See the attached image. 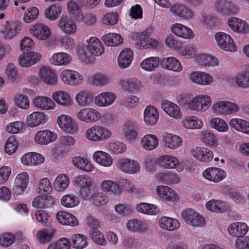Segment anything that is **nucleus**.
Instances as JSON below:
<instances>
[{"mask_svg": "<svg viewBox=\"0 0 249 249\" xmlns=\"http://www.w3.org/2000/svg\"><path fill=\"white\" fill-rule=\"evenodd\" d=\"M229 82L238 88H249V66L245 71L239 72L234 77L230 78Z\"/></svg>", "mask_w": 249, "mask_h": 249, "instance_id": "9", "label": "nucleus"}, {"mask_svg": "<svg viewBox=\"0 0 249 249\" xmlns=\"http://www.w3.org/2000/svg\"><path fill=\"white\" fill-rule=\"evenodd\" d=\"M190 78L194 83L201 85H210L213 82L210 74L203 72H193L190 75Z\"/></svg>", "mask_w": 249, "mask_h": 249, "instance_id": "23", "label": "nucleus"}, {"mask_svg": "<svg viewBox=\"0 0 249 249\" xmlns=\"http://www.w3.org/2000/svg\"><path fill=\"white\" fill-rule=\"evenodd\" d=\"M69 179L65 174H61L56 177L53 182L54 189L58 192L64 191L69 186Z\"/></svg>", "mask_w": 249, "mask_h": 249, "instance_id": "55", "label": "nucleus"}, {"mask_svg": "<svg viewBox=\"0 0 249 249\" xmlns=\"http://www.w3.org/2000/svg\"><path fill=\"white\" fill-rule=\"evenodd\" d=\"M94 160L104 167H109L113 163V160L109 154L102 151H97L93 155Z\"/></svg>", "mask_w": 249, "mask_h": 249, "instance_id": "29", "label": "nucleus"}, {"mask_svg": "<svg viewBox=\"0 0 249 249\" xmlns=\"http://www.w3.org/2000/svg\"><path fill=\"white\" fill-rule=\"evenodd\" d=\"M172 32L177 36L185 38L191 39L194 37L192 30L183 24L175 23L171 26Z\"/></svg>", "mask_w": 249, "mask_h": 249, "instance_id": "17", "label": "nucleus"}, {"mask_svg": "<svg viewBox=\"0 0 249 249\" xmlns=\"http://www.w3.org/2000/svg\"><path fill=\"white\" fill-rule=\"evenodd\" d=\"M119 85L125 90L133 92L140 89L142 87L140 81L136 79H122Z\"/></svg>", "mask_w": 249, "mask_h": 249, "instance_id": "40", "label": "nucleus"}, {"mask_svg": "<svg viewBox=\"0 0 249 249\" xmlns=\"http://www.w3.org/2000/svg\"><path fill=\"white\" fill-rule=\"evenodd\" d=\"M77 104L81 107L89 106L93 101L92 94L88 91H81L75 96Z\"/></svg>", "mask_w": 249, "mask_h": 249, "instance_id": "45", "label": "nucleus"}, {"mask_svg": "<svg viewBox=\"0 0 249 249\" xmlns=\"http://www.w3.org/2000/svg\"><path fill=\"white\" fill-rule=\"evenodd\" d=\"M71 55L64 52L54 53L50 59L52 64L57 66L67 65L71 63Z\"/></svg>", "mask_w": 249, "mask_h": 249, "instance_id": "36", "label": "nucleus"}, {"mask_svg": "<svg viewBox=\"0 0 249 249\" xmlns=\"http://www.w3.org/2000/svg\"><path fill=\"white\" fill-rule=\"evenodd\" d=\"M156 179L166 184H178L180 181V178L176 174L171 172L160 173L157 175Z\"/></svg>", "mask_w": 249, "mask_h": 249, "instance_id": "35", "label": "nucleus"}, {"mask_svg": "<svg viewBox=\"0 0 249 249\" xmlns=\"http://www.w3.org/2000/svg\"><path fill=\"white\" fill-rule=\"evenodd\" d=\"M41 54L35 52H23L18 58V64L22 67H29L39 61Z\"/></svg>", "mask_w": 249, "mask_h": 249, "instance_id": "8", "label": "nucleus"}, {"mask_svg": "<svg viewBox=\"0 0 249 249\" xmlns=\"http://www.w3.org/2000/svg\"><path fill=\"white\" fill-rule=\"evenodd\" d=\"M47 121V117L43 112H34L28 115L26 119L27 124L34 127L45 124Z\"/></svg>", "mask_w": 249, "mask_h": 249, "instance_id": "25", "label": "nucleus"}, {"mask_svg": "<svg viewBox=\"0 0 249 249\" xmlns=\"http://www.w3.org/2000/svg\"><path fill=\"white\" fill-rule=\"evenodd\" d=\"M90 201L96 206H100L106 204L108 202V199L103 193L97 192L91 195Z\"/></svg>", "mask_w": 249, "mask_h": 249, "instance_id": "59", "label": "nucleus"}, {"mask_svg": "<svg viewBox=\"0 0 249 249\" xmlns=\"http://www.w3.org/2000/svg\"><path fill=\"white\" fill-rule=\"evenodd\" d=\"M57 138V135L49 130L38 131L35 137L36 142L39 144H47L54 142Z\"/></svg>", "mask_w": 249, "mask_h": 249, "instance_id": "18", "label": "nucleus"}, {"mask_svg": "<svg viewBox=\"0 0 249 249\" xmlns=\"http://www.w3.org/2000/svg\"><path fill=\"white\" fill-rule=\"evenodd\" d=\"M72 246L74 248L82 249L87 246L86 237L81 234H75L72 235Z\"/></svg>", "mask_w": 249, "mask_h": 249, "instance_id": "62", "label": "nucleus"}, {"mask_svg": "<svg viewBox=\"0 0 249 249\" xmlns=\"http://www.w3.org/2000/svg\"><path fill=\"white\" fill-rule=\"evenodd\" d=\"M58 28L62 32L67 35H73L77 32V25L70 18L62 17L59 19Z\"/></svg>", "mask_w": 249, "mask_h": 249, "instance_id": "11", "label": "nucleus"}, {"mask_svg": "<svg viewBox=\"0 0 249 249\" xmlns=\"http://www.w3.org/2000/svg\"><path fill=\"white\" fill-rule=\"evenodd\" d=\"M133 59V52L132 50L126 48L122 50L118 57V65L121 69L128 68Z\"/></svg>", "mask_w": 249, "mask_h": 249, "instance_id": "19", "label": "nucleus"}, {"mask_svg": "<svg viewBox=\"0 0 249 249\" xmlns=\"http://www.w3.org/2000/svg\"><path fill=\"white\" fill-rule=\"evenodd\" d=\"M160 227L169 231H173L180 227L179 221L176 219L167 216L161 217L159 220Z\"/></svg>", "mask_w": 249, "mask_h": 249, "instance_id": "28", "label": "nucleus"}, {"mask_svg": "<svg viewBox=\"0 0 249 249\" xmlns=\"http://www.w3.org/2000/svg\"><path fill=\"white\" fill-rule=\"evenodd\" d=\"M87 221L90 227L89 236L90 239L97 245L105 246L107 245L106 240L104 234L98 229L100 227L99 221L92 217H88Z\"/></svg>", "mask_w": 249, "mask_h": 249, "instance_id": "2", "label": "nucleus"}, {"mask_svg": "<svg viewBox=\"0 0 249 249\" xmlns=\"http://www.w3.org/2000/svg\"><path fill=\"white\" fill-rule=\"evenodd\" d=\"M87 49L90 55L99 56L104 53V47L100 40L96 37H91L87 41Z\"/></svg>", "mask_w": 249, "mask_h": 249, "instance_id": "14", "label": "nucleus"}, {"mask_svg": "<svg viewBox=\"0 0 249 249\" xmlns=\"http://www.w3.org/2000/svg\"><path fill=\"white\" fill-rule=\"evenodd\" d=\"M38 74L40 80L47 85H53L57 82V77L55 72L49 67L45 66L41 67Z\"/></svg>", "mask_w": 249, "mask_h": 249, "instance_id": "10", "label": "nucleus"}, {"mask_svg": "<svg viewBox=\"0 0 249 249\" xmlns=\"http://www.w3.org/2000/svg\"><path fill=\"white\" fill-rule=\"evenodd\" d=\"M210 126L219 132H225L228 130L227 124L223 119L219 118H212L210 121Z\"/></svg>", "mask_w": 249, "mask_h": 249, "instance_id": "58", "label": "nucleus"}, {"mask_svg": "<svg viewBox=\"0 0 249 249\" xmlns=\"http://www.w3.org/2000/svg\"><path fill=\"white\" fill-rule=\"evenodd\" d=\"M21 26L19 22L12 21L7 22L6 29L3 32L5 37L12 38L20 31Z\"/></svg>", "mask_w": 249, "mask_h": 249, "instance_id": "49", "label": "nucleus"}, {"mask_svg": "<svg viewBox=\"0 0 249 249\" xmlns=\"http://www.w3.org/2000/svg\"><path fill=\"white\" fill-rule=\"evenodd\" d=\"M160 65L163 68L176 72H179L182 70L179 61L174 57L162 58L160 61Z\"/></svg>", "mask_w": 249, "mask_h": 249, "instance_id": "26", "label": "nucleus"}, {"mask_svg": "<svg viewBox=\"0 0 249 249\" xmlns=\"http://www.w3.org/2000/svg\"><path fill=\"white\" fill-rule=\"evenodd\" d=\"M191 153L194 158L204 162L210 161L213 158V152L204 147H195L191 150Z\"/></svg>", "mask_w": 249, "mask_h": 249, "instance_id": "20", "label": "nucleus"}, {"mask_svg": "<svg viewBox=\"0 0 249 249\" xmlns=\"http://www.w3.org/2000/svg\"><path fill=\"white\" fill-rule=\"evenodd\" d=\"M203 176L206 179L217 183L222 181L226 177V174L221 168L211 167L206 169Z\"/></svg>", "mask_w": 249, "mask_h": 249, "instance_id": "12", "label": "nucleus"}, {"mask_svg": "<svg viewBox=\"0 0 249 249\" xmlns=\"http://www.w3.org/2000/svg\"><path fill=\"white\" fill-rule=\"evenodd\" d=\"M53 99L58 104L65 107L71 105L72 101L69 94L64 91L59 90L54 92L52 95Z\"/></svg>", "mask_w": 249, "mask_h": 249, "instance_id": "46", "label": "nucleus"}, {"mask_svg": "<svg viewBox=\"0 0 249 249\" xmlns=\"http://www.w3.org/2000/svg\"><path fill=\"white\" fill-rule=\"evenodd\" d=\"M162 141L165 148L175 149L181 145V139L177 135L172 134H166L163 136Z\"/></svg>", "mask_w": 249, "mask_h": 249, "instance_id": "38", "label": "nucleus"}, {"mask_svg": "<svg viewBox=\"0 0 249 249\" xmlns=\"http://www.w3.org/2000/svg\"><path fill=\"white\" fill-rule=\"evenodd\" d=\"M142 147L147 150H153L159 145V140L157 136L153 134L145 135L141 139Z\"/></svg>", "mask_w": 249, "mask_h": 249, "instance_id": "41", "label": "nucleus"}, {"mask_svg": "<svg viewBox=\"0 0 249 249\" xmlns=\"http://www.w3.org/2000/svg\"><path fill=\"white\" fill-rule=\"evenodd\" d=\"M30 32L35 37L42 40L48 38L51 34L50 28L42 23H36L33 26Z\"/></svg>", "mask_w": 249, "mask_h": 249, "instance_id": "16", "label": "nucleus"}, {"mask_svg": "<svg viewBox=\"0 0 249 249\" xmlns=\"http://www.w3.org/2000/svg\"><path fill=\"white\" fill-rule=\"evenodd\" d=\"M60 76L64 83L73 86L80 84L83 79L82 76L79 73L70 69L63 70Z\"/></svg>", "mask_w": 249, "mask_h": 249, "instance_id": "6", "label": "nucleus"}, {"mask_svg": "<svg viewBox=\"0 0 249 249\" xmlns=\"http://www.w3.org/2000/svg\"><path fill=\"white\" fill-rule=\"evenodd\" d=\"M178 53L182 56H187L189 58L195 57L198 55L196 49L191 46H183L178 49Z\"/></svg>", "mask_w": 249, "mask_h": 249, "instance_id": "64", "label": "nucleus"}, {"mask_svg": "<svg viewBox=\"0 0 249 249\" xmlns=\"http://www.w3.org/2000/svg\"><path fill=\"white\" fill-rule=\"evenodd\" d=\"M111 132L107 127L94 125L88 129L85 132L86 138L93 142H102L107 140L111 136Z\"/></svg>", "mask_w": 249, "mask_h": 249, "instance_id": "1", "label": "nucleus"}, {"mask_svg": "<svg viewBox=\"0 0 249 249\" xmlns=\"http://www.w3.org/2000/svg\"><path fill=\"white\" fill-rule=\"evenodd\" d=\"M101 189L102 191L108 193L115 196L120 195L121 194V190L118 183L110 180L106 179L101 183Z\"/></svg>", "mask_w": 249, "mask_h": 249, "instance_id": "21", "label": "nucleus"}, {"mask_svg": "<svg viewBox=\"0 0 249 249\" xmlns=\"http://www.w3.org/2000/svg\"><path fill=\"white\" fill-rule=\"evenodd\" d=\"M138 212L149 215H156L159 211V209L155 205L147 203H141L136 205Z\"/></svg>", "mask_w": 249, "mask_h": 249, "instance_id": "53", "label": "nucleus"}, {"mask_svg": "<svg viewBox=\"0 0 249 249\" xmlns=\"http://www.w3.org/2000/svg\"><path fill=\"white\" fill-rule=\"evenodd\" d=\"M230 125L236 130L249 135V122L241 119L234 118L229 122Z\"/></svg>", "mask_w": 249, "mask_h": 249, "instance_id": "43", "label": "nucleus"}, {"mask_svg": "<svg viewBox=\"0 0 249 249\" xmlns=\"http://www.w3.org/2000/svg\"><path fill=\"white\" fill-rule=\"evenodd\" d=\"M91 83L95 86L102 87L109 82V77L102 73H97L90 77Z\"/></svg>", "mask_w": 249, "mask_h": 249, "instance_id": "57", "label": "nucleus"}, {"mask_svg": "<svg viewBox=\"0 0 249 249\" xmlns=\"http://www.w3.org/2000/svg\"><path fill=\"white\" fill-rule=\"evenodd\" d=\"M102 39L107 46L112 47L117 46L123 41L121 36L116 33H108L103 36Z\"/></svg>", "mask_w": 249, "mask_h": 249, "instance_id": "48", "label": "nucleus"}, {"mask_svg": "<svg viewBox=\"0 0 249 249\" xmlns=\"http://www.w3.org/2000/svg\"><path fill=\"white\" fill-rule=\"evenodd\" d=\"M127 227L130 231L138 232L144 231L147 229L144 222L136 219L129 220L127 223Z\"/></svg>", "mask_w": 249, "mask_h": 249, "instance_id": "54", "label": "nucleus"}, {"mask_svg": "<svg viewBox=\"0 0 249 249\" xmlns=\"http://www.w3.org/2000/svg\"><path fill=\"white\" fill-rule=\"evenodd\" d=\"M118 168L124 173L134 174L140 171L139 163L135 160L127 158L120 159L118 161Z\"/></svg>", "mask_w": 249, "mask_h": 249, "instance_id": "7", "label": "nucleus"}, {"mask_svg": "<svg viewBox=\"0 0 249 249\" xmlns=\"http://www.w3.org/2000/svg\"><path fill=\"white\" fill-rule=\"evenodd\" d=\"M148 35L146 31L142 33H133L131 38L135 41L136 45L139 49H147V44Z\"/></svg>", "mask_w": 249, "mask_h": 249, "instance_id": "37", "label": "nucleus"}, {"mask_svg": "<svg viewBox=\"0 0 249 249\" xmlns=\"http://www.w3.org/2000/svg\"><path fill=\"white\" fill-rule=\"evenodd\" d=\"M156 192L158 196L167 200L175 201L178 198L177 194L168 186H158L156 189Z\"/></svg>", "mask_w": 249, "mask_h": 249, "instance_id": "39", "label": "nucleus"}, {"mask_svg": "<svg viewBox=\"0 0 249 249\" xmlns=\"http://www.w3.org/2000/svg\"><path fill=\"white\" fill-rule=\"evenodd\" d=\"M54 233V230L53 229H43L38 231L36 234V237L38 241L41 244H46L50 242Z\"/></svg>", "mask_w": 249, "mask_h": 249, "instance_id": "51", "label": "nucleus"}, {"mask_svg": "<svg viewBox=\"0 0 249 249\" xmlns=\"http://www.w3.org/2000/svg\"><path fill=\"white\" fill-rule=\"evenodd\" d=\"M33 103L35 107L44 110L53 109L55 105L51 99L46 96H37L34 99Z\"/></svg>", "mask_w": 249, "mask_h": 249, "instance_id": "33", "label": "nucleus"}, {"mask_svg": "<svg viewBox=\"0 0 249 249\" xmlns=\"http://www.w3.org/2000/svg\"><path fill=\"white\" fill-rule=\"evenodd\" d=\"M215 38L218 46L226 51H236L235 44L232 37L224 32H218L215 35Z\"/></svg>", "mask_w": 249, "mask_h": 249, "instance_id": "5", "label": "nucleus"}, {"mask_svg": "<svg viewBox=\"0 0 249 249\" xmlns=\"http://www.w3.org/2000/svg\"><path fill=\"white\" fill-rule=\"evenodd\" d=\"M181 123L183 127L186 129H200L203 126L201 120L196 116H186L182 119Z\"/></svg>", "mask_w": 249, "mask_h": 249, "instance_id": "42", "label": "nucleus"}, {"mask_svg": "<svg viewBox=\"0 0 249 249\" xmlns=\"http://www.w3.org/2000/svg\"><path fill=\"white\" fill-rule=\"evenodd\" d=\"M159 113L153 106H147L144 111V121L146 124L154 125L158 121Z\"/></svg>", "mask_w": 249, "mask_h": 249, "instance_id": "31", "label": "nucleus"}, {"mask_svg": "<svg viewBox=\"0 0 249 249\" xmlns=\"http://www.w3.org/2000/svg\"><path fill=\"white\" fill-rule=\"evenodd\" d=\"M57 123L59 127L64 131L69 133L74 130V126L71 117L62 114L57 118Z\"/></svg>", "mask_w": 249, "mask_h": 249, "instance_id": "47", "label": "nucleus"}, {"mask_svg": "<svg viewBox=\"0 0 249 249\" xmlns=\"http://www.w3.org/2000/svg\"><path fill=\"white\" fill-rule=\"evenodd\" d=\"M61 13V8L59 6L52 5L45 11L46 18L54 20L57 19Z\"/></svg>", "mask_w": 249, "mask_h": 249, "instance_id": "60", "label": "nucleus"}, {"mask_svg": "<svg viewBox=\"0 0 249 249\" xmlns=\"http://www.w3.org/2000/svg\"><path fill=\"white\" fill-rule=\"evenodd\" d=\"M158 164L164 168H175L179 164V160L175 157L162 155L157 160Z\"/></svg>", "mask_w": 249, "mask_h": 249, "instance_id": "32", "label": "nucleus"}, {"mask_svg": "<svg viewBox=\"0 0 249 249\" xmlns=\"http://www.w3.org/2000/svg\"><path fill=\"white\" fill-rule=\"evenodd\" d=\"M72 162L75 167L85 171H91L93 169L91 164L83 157H74L72 160Z\"/></svg>", "mask_w": 249, "mask_h": 249, "instance_id": "56", "label": "nucleus"}, {"mask_svg": "<svg viewBox=\"0 0 249 249\" xmlns=\"http://www.w3.org/2000/svg\"><path fill=\"white\" fill-rule=\"evenodd\" d=\"M53 201V199L50 196H37L34 199L32 205L36 208H46L51 207Z\"/></svg>", "mask_w": 249, "mask_h": 249, "instance_id": "44", "label": "nucleus"}, {"mask_svg": "<svg viewBox=\"0 0 249 249\" xmlns=\"http://www.w3.org/2000/svg\"><path fill=\"white\" fill-rule=\"evenodd\" d=\"M139 102V99L136 96L130 95L123 97L120 100V104L128 108H133Z\"/></svg>", "mask_w": 249, "mask_h": 249, "instance_id": "63", "label": "nucleus"}, {"mask_svg": "<svg viewBox=\"0 0 249 249\" xmlns=\"http://www.w3.org/2000/svg\"><path fill=\"white\" fill-rule=\"evenodd\" d=\"M76 116L80 121L91 124L98 121L101 118V114L95 109L84 108L76 113Z\"/></svg>", "mask_w": 249, "mask_h": 249, "instance_id": "4", "label": "nucleus"}, {"mask_svg": "<svg viewBox=\"0 0 249 249\" xmlns=\"http://www.w3.org/2000/svg\"><path fill=\"white\" fill-rule=\"evenodd\" d=\"M196 61L204 66H215L219 63L217 58L208 54H198L196 57Z\"/></svg>", "mask_w": 249, "mask_h": 249, "instance_id": "50", "label": "nucleus"}, {"mask_svg": "<svg viewBox=\"0 0 249 249\" xmlns=\"http://www.w3.org/2000/svg\"><path fill=\"white\" fill-rule=\"evenodd\" d=\"M116 99L115 95L110 92H104L95 98V104L98 107H103L111 105Z\"/></svg>", "mask_w": 249, "mask_h": 249, "instance_id": "24", "label": "nucleus"}, {"mask_svg": "<svg viewBox=\"0 0 249 249\" xmlns=\"http://www.w3.org/2000/svg\"><path fill=\"white\" fill-rule=\"evenodd\" d=\"M78 3V0H71L69 1L67 3L68 10L69 13L77 21H82L84 20V16Z\"/></svg>", "mask_w": 249, "mask_h": 249, "instance_id": "30", "label": "nucleus"}, {"mask_svg": "<svg viewBox=\"0 0 249 249\" xmlns=\"http://www.w3.org/2000/svg\"><path fill=\"white\" fill-rule=\"evenodd\" d=\"M214 6L217 11L224 15L234 14L238 11V8L234 3L227 0H217Z\"/></svg>", "mask_w": 249, "mask_h": 249, "instance_id": "13", "label": "nucleus"}, {"mask_svg": "<svg viewBox=\"0 0 249 249\" xmlns=\"http://www.w3.org/2000/svg\"><path fill=\"white\" fill-rule=\"evenodd\" d=\"M161 107L164 112L170 116L175 119H179L181 117L180 108L175 103L165 100L162 102Z\"/></svg>", "mask_w": 249, "mask_h": 249, "instance_id": "22", "label": "nucleus"}, {"mask_svg": "<svg viewBox=\"0 0 249 249\" xmlns=\"http://www.w3.org/2000/svg\"><path fill=\"white\" fill-rule=\"evenodd\" d=\"M207 209L213 212L224 213L229 210L230 207L225 202L220 200L212 199L206 204Z\"/></svg>", "mask_w": 249, "mask_h": 249, "instance_id": "34", "label": "nucleus"}, {"mask_svg": "<svg viewBox=\"0 0 249 249\" xmlns=\"http://www.w3.org/2000/svg\"><path fill=\"white\" fill-rule=\"evenodd\" d=\"M56 218L63 225L74 227L78 224V220L75 216L65 211L59 212L56 214Z\"/></svg>", "mask_w": 249, "mask_h": 249, "instance_id": "27", "label": "nucleus"}, {"mask_svg": "<svg viewBox=\"0 0 249 249\" xmlns=\"http://www.w3.org/2000/svg\"><path fill=\"white\" fill-rule=\"evenodd\" d=\"M248 231V226L244 222H233L229 225L228 228L229 234L234 237H242L247 234Z\"/></svg>", "mask_w": 249, "mask_h": 249, "instance_id": "15", "label": "nucleus"}, {"mask_svg": "<svg viewBox=\"0 0 249 249\" xmlns=\"http://www.w3.org/2000/svg\"><path fill=\"white\" fill-rule=\"evenodd\" d=\"M182 218L189 225L193 227H201L205 224L204 218L192 209H187L181 213Z\"/></svg>", "mask_w": 249, "mask_h": 249, "instance_id": "3", "label": "nucleus"}, {"mask_svg": "<svg viewBox=\"0 0 249 249\" xmlns=\"http://www.w3.org/2000/svg\"><path fill=\"white\" fill-rule=\"evenodd\" d=\"M160 59L158 57H150L144 59L140 64L143 70L148 71H154L159 66Z\"/></svg>", "mask_w": 249, "mask_h": 249, "instance_id": "52", "label": "nucleus"}, {"mask_svg": "<svg viewBox=\"0 0 249 249\" xmlns=\"http://www.w3.org/2000/svg\"><path fill=\"white\" fill-rule=\"evenodd\" d=\"M63 206L68 208H72L77 206L79 203L78 198L73 195L64 196L61 200Z\"/></svg>", "mask_w": 249, "mask_h": 249, "instance_id": "61", "label": "nucleus"}]
</instances>
